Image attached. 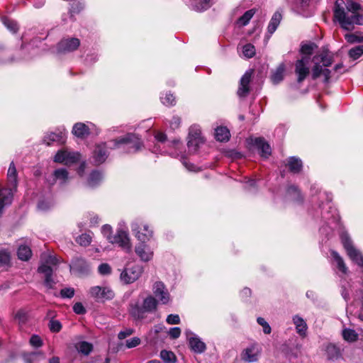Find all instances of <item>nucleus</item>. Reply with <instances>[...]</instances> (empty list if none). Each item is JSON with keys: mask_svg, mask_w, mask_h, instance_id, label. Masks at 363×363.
<instances>
[{"mask_svg": "<svg viewBox=\"0 0 363 363\" xmlns=\"http://www.w3.org/2000/svg\"><path fill=\"white\" fill-rule=\"evenodd\" d=\"M114 147H120L122 145H127L130 151H138L140 149L142 143L140 139L135 134L128 133L123 136L113 140Z\"/></svg>", "mask_w": 363, "mask_h": 363, "instance_id": "8", "label": "nucleus"}, {"mask_svg": "<svg viewBox=\"0 0 363 363\" xmlns=\"http://www.w3.org/2000/svg\"><path fill=\"white\" fill-rule=\"evenodd\" d=\"M141 266L135 264L126 267L121 274V279L125 284H130L136 281L142 274Z\"/></svg>", "mask_w": 363, "mask_h": 363, "instance_id": "11", "label": "nucleus"}, {"mask_svg": "<svg viewBox=\"0 0 363 363\" xmlns=\"http://www.w3.org/2000/svg\"><path fill=\"white\" fill-rule=\"evenodd\" d=\"M343 339L350 342H355L358 339V334L355 330L350 328H344L342 332Z\"/></svg>", "mask_w": 363, "mask_h": 363, "instance_id": "33", "label": "nucleus"}, {"mask_svg": "<svg viewBox=\"0 0 363 363\" xmlns=\"http://www.w3.org/2000/svg\"><path fill=\"white\" fill-rule=\"evenodd\" d=\"M203 143L201 135V129L199 125H194L189 128L187 145L190 151H196L200 144Z\"/></svg>", "mask_w": 363, "mask_h": 363, "instance_id": "12", "label": "nucleus"}, {"mask_svg": "<svg viewBox=\"0 0 363 363\" xmlns=\"http://www.w3.org/2000/svg\"><path fill=\"white\" fill-rule=\"evenodd\" d=\"M287 166L291 172L298 173L302 169V162L297 157H291L288 160Z\"/></svg>", "mask_w": 363, "mask_h": 363, "instance_id": "26", "label": "nucleus"}, {"mask_svg": "<svg viewBox=\"0 0 363 363\" xmlns=\"http://www.w3.org/2000/svg\"><path fill=\"white\" fill-rule=\"evenodd\" d=\"M80 160V154L67 150H59L54 157V161L65 165H71Z\"/></svg>", "mask_w": 363, "mask_h": 363, "instance_id": "10", "label": "nucleus"}, {"mask_svg": "<svg viewBox=\"0 0 363 363\" xmlns=\"http://www.w3.org/2000/svg\"><path fill=\"white\" fill-rule=\"evenodd\" d=\"M49 328L52 332L57 333L61 330V323L56 320H51L49 324Z\"/></svg>", "mask_w": 363, "mask_h": 363, "instance_id": "51", "label": "nucleus"}, {"mask_svg": "<svg viewBox=\"0 0 363 363\" xmlns=\"http://www.w3.org/2000/svg\"><path fill=\"white\" fill-rule=\"evenodd\" d=\"M183 164L186 167V169L188 170L192 171V172L197 171V168L194 164L188 163L185 160L183 161Z\"/></svg>", "mask_w": 363, "mask_h": 363, "instance_id": "64", "label": "nucleus"}, {"mask_svg": "<svg viewBox=\"0 0 363 363\" xmlns=\"http://www.w3.org/2000/svg\"><path fill=\"white\" fill-rule=\"evenodd\" d=\"M135 253L138 255L141 260L148 262L153 257V251L146 242H140L135 247Z\"/></svg>", "mask_w": 363, "mask_h": 363, "instance_id": "16", "label": "nucleus"}, {"mask_svg": "<svg viewBox=\"0 0 363 363\" xmlns=\"http://www.w3.org/2000/svg\"><path fill=\"white\" fill-rule=\"evenodd\" d=\"M210 0H191L192 9L197 11H203L209 8Z\"/></svg>", "mask_w": 363, "mask_h": 363, "instance_id": "28", "label": "nucleus"}, {"mask_svg": "<svg viewBox=\"0 0 363 363\" xmlns=\"http://www.w3.org/2000/svg\"><path fill=\"white\" fill-rule=\"evenodd\" d=\"M32 252L29 247L20 245L18 250V257L20 259L26 261L31 257Z\"/></svg>", "mask_w": 363, "mask_h": 363, "instance_id": "35", "label": "nucleus"}, {"mask_svg": "<svg viewBox=\"0 0 363 363\" xmlns=\"http://www.w3.org/2000/svg\"><path fill=\"white\" fill-rule=\"evenodd\" d=\"M185 335L191 349L196 353H202L206 349V344L190 330H186Z\"/></svg>", "mask_w": 363, "mask_h": 363, "instance_id": "14", "label": "nucleus"}, {"mask_svg": "<svg viewBox=\"0 0 363 363\" xmlns=\"http://www.w3.org/2000/svg\"><path fill=\"white\" fill-rule=\"evenodd\" d=\"M10 262V255L7 251H0V263L2 264H8Z\"/></svg>", "mask_w": 363, "mask_h": 363, "instance_id": "50", "label": "nucleus"}, {"mask_svg": "<svg viewBox=\"0 0 363 363\" xmlns=\"http://www.w3.org/2000/svg\"><path fill=\"white\" fill-rule=\"evenodd\" d=\"M318 46L314 43H302L300 48L301 59L296 62L295 68H322L329 67L332 64V55L327 49H323L316 52L311 57Z\"/></svg>", "mask_w": 363, "mask_h": 363, "instance_id": "1", "label": "nucleus"}, {"mask_svg": "<svg viewBox=\"0 0 363 363\" xmlns=\"http://www.w3.org/2000/svg\"><path fill=\"white\" fill-rule=\"evenodd\" d=\"M103 179V175L98 171L92 172L87 181V184L89 186L94 187L99 184Z\"/></svg>", "mask_w": 363, "mask_h": 363, "instance_id": "31", "label": "nucleus"}, {"mask_svg": "<svg viewBox=\"0 0 363 363\" xmlns=\"http://www.w3.org/2000/svg\"><path fill=\"white\" fill-rule=\"evenodd\" d=\"M60 295L62 298H71L74 295V289L73 288H65L60 291Z\"/></svg>", "mask_w": 363, "mask_h": 363, "instance_id": "49", "label": "nucleus"}, {"mask_svg": "<svg viewBox=\"0 0 363 363\" xmlns=\"http://www.w3.org/2000/svg\"><path fill=\"white\" fill-rule=\"evenodd\" d=\"M344 2L337 0L334 9V18L340 23V26L347 30H351L354 25L362 24V6L354 1L347 0L346 8L343 7Z\"/></svg>", "mask_w": 363, "mask_h": 363, "instance_id": "2", "label": "nucleus"}, {"mask_svg": "<svg viewBox=\"0 0 363 363\" xmlns=\"http://www.w3.org/2000/svg\"><path fill=\"white\" fill-rule=\"evenodd\" d=\"M108 242L118 245L123 250L129 252L131 250V244L128 233L123 230H118L113 236L108 237Z\"/></svg>", "mask_w": 363, "mask_h": 363, "instance_id": "13", "label": "nucleus"}, {"mask_svg": "<svg viewBox=\"0 0 363 363\" xmlns=\"http://www.w3.org/2000/svg\"><path fill=\"white\" fill-rule=\"evenodd\" d=\"M53 206V202L51 199H44L39 201L38 208L40 211H45L50 209Z\"/></svg>", "mask_w": 363, "mask_h": 363, "instance_id": "44", "label": "nucleus"}, {"mask_svg": "<svg viewBox=\"0 0 363 363\" xmlns=\"http://www.w3.org/2000/svg\"><path fill=\"white\" fill-rule=\"evenodd\" d=\"M155 138L157 141L160 142V143H164L167 140L166 135L164 134L163 133H160V132L157 133L155 134Z\"/></svg>", "mask_w": 363, "mask_h": 363, "instance_id": "62", "label": "nucleus"}, {"mask_svg": "<svg viewBox=\"0 0 363 363\" xmlns=\"http://www.w3.org/2000/svg\"><path fill=\"white\" fill-rule=\"evenodd\" d=\"M140 342L141 340L139 337H134L125 341V346L127 348H133L139 345Z\"/></svg>", "mask_w": 363, "mask_h": 363, "instance_id": "48", "label": "nucleus"}, {"mask_svg": "<svg viewBox=\"0 0 363 363\" xmlns=\"http://www.w3.org/2000/svg\"><path fill=\"white\" fill-rule=\"evenodd\" d=\"M160 356L164 363H174L177 360L175 354L171 351L162 350Z\"/></svg>", "mask_w": 363, "mask_h": 363, "instance_id": "37", "label": "nucleus"}, {"mask_svg": "<svg viewBox=\"0 0 363 363\" xmlns=\"http://www.w3.org/2000/svg\"><path fill=\"white\" fill-rule=\"evenodd\" d=\"M255 13V9H250L247 11L237 21V25L238 26H246L250 19L253 17Z\"/></svg>", "mask_w": 363, "mask_h": 363, "instance_id": "32", "label": "nucleus"}, {"mask_svg": "<svg viewBox=\"0 0 363 363\" xmlns=\"http://www.w3.org/2000/svg\"><path fill=\"white\" fill-rule=\"evenodd\" d=\"M292 320L295 325L296 333L301 337H305L306 335L308 326L303 318L298 315H296L293 317Z\"/></svg>", "mask_w": 363, "mask_h": 363, "instance_id": "20", "label": "nucleus"}, {"mask_svg": "<svg viewBox=\"0 0 363 363\" xmlns=\"http://www.w3.org/2000/svg\"><path fill=\"white\" fill-rule=\"evenodd\" d=\"M72 133L78 138H84L89 134V128L82 123H76L72 128Z\"/></svg>", "mask_w": 363, "mask_h": 363, "instance_id": "24", "label": "nucleus"}, {"mask_svg": "<svg viewBox=\"0 0 363 363\" xmlns=\"http://www.w3.org/2000/svg\"><path fill=\"white\" fill-rule=\"evenodd\" d=\"M255 144L261 151L260 154L262 157L267 158L271 155L270 146L263 139L256 138L255 140Z\"/></svg>", "mask_w": 363, "mask_h": 363, "instance_id": "23", "label": "nucleus"}, {"mask_svg": "<svg viewBox=\"0 0 363 363\" xmlns=\"http://www.w3.org/2000/svg\"><path fill=\"white\" fill-rule=\"evenodd\" d=\"M157 301L152 296H147L144 299L141 306L138 304H131L130 306V313L136 319H143L145 318V313H150L156 310Z\"/></svg>", "mask_w": 363, "mask_h": 363, "instance_id": "5", "label": "nucleus"}, {"mask_svg": "<svg viewBox=\"0 0 363 363\" xmlns=\"http://www.w3.org/2000/svg\"><path fill=\"white\" fill-rule=\"evenodd\" d=\"M252 72L247 71L240 79V86L238 90V95L240 97H245L250 91V82L251 81Z\"/></svg>", "mask_w": 363, "mask_h": 363, "instance_id": "17", "label": "nucleus"}, {"mask_svg": "<svg viewBox=\"0 0 363 363\" xmlns=\"http://www.w3.org/2000/svg\"><path fill=\"white\" fill-rule=\"evenodd\" d=\"M281 19V15L279 12H275L271 18V21L268 26V32L272 34L277 28Z\"/></svg>", "mask_w": 363, "mask_h": 363, "instance_id": "29", "label": "nucleus"}, {"mask_svg": "<svg viewBox=\"0 0 363 363\" xmlns=\"http://www.w3.org/2000/svg\"><path fill=\"white\" fill-rule=\"evenodd\" d=\"M168 334L172 339H177L181 335V329L178 327L172 328L169 330Z\"/></svg>", "mask_w": 363, "mask_h": 363, "instance_id": "55", "label": "nucleus"}, {"mask_svg": "<svg viewBox=\"0 0 363 363\" xmlns=\"http://www.w3.org/2000/svg\"><path fill=\"white\" fill-rule=\"evenodd\" d=\"M130 227L133 235L140 242L145 243L148 242L154 235L152 228L143 220L137 219L134 220L131 223Z\"/></svg>", "mask_w": 363, "mask_h": 363, "instance_id": "4", "label": "nucleus"}, {"mask_svg": "<svg viewBox=\"0 0 363 363\" xmlns=\"http://www.w3.org/2000/svg\"><path fill=\"white\" fill-rule=\"evenodd\" d=\"M287 193L291 195L294 199H298L299 198V191L295 186H289Z\"/></svg>", "mask_w": 363, "mask_h": 363, "instance_id": "56", "label": "nucleus"}, {"mask_svg": "<svg viewBox=\"0 0 363 363\" xmlns=\"http://www.w3.org/2000/svg\"><path fill=\"white\" fill-rule=\"evenodd\" d=\"M336 69H313L312 77L313 79L319 78L323 82H328L331 71H335Z\"/></svg>", "mask_w": 363, "mask_h": 363, "instance_id": "25", "label": "nucleus"}, {"mask_svg": "<svg viewBox=\"0 0 363 363\" xmlns=\"http://www.w3.org/2000/svg\"><path fill=\"white\" fill-rule=\"evenodd\" d=\"M308 74V69H296L298 82H302Z\"/></svg>", "mask_w": 363, "mask_h": 363, "instance_id": "53", "label": "nucleus"}, {"mask_svg": "<svg viewBox=\"0 0 363 363\" xmlns=\"http://www.w3.org/2000/svg\"><path fill=\"white\" fill-rule=\"evenodd\" d=\"M108 156L105 145H97L94 152V160L96 164L105 162Z\"/></svg>", "mask_w": 363, "mask_h": 363, "instance_id": "21", "label": "nucleus"}, {"mask_svg": "<svg viewBox=\"0 0 363 363\" xmlns=\"http://www.w3.org/2000/svg\"><path fill=\"white\" fill-rule=\"evenodd\" d=\"M284 69H277L272 75V81L274 84L279 83L284 78Z\"/></svg>", "mask_w": 363, "mask_h": 363, "instance_id": "45", "label": "nucleus"}, {"mask_svg": "<svg viewBox=\"0 0 363 363\" xmlns=\"http://www.w3.org/2000/svg\"><path fill=\"white\" fill-rule=\"evenodd\" d=\"M160 100L161 102L167 106H174L176 104V98L170 92H167L164 94V96H161Z\"/></svg>", "mask_w": 363, "mask_h": 363, "instance_id": "38", "label": "nucleus"}, {"mask_svg": "<svg viewBox=\"0 0 363 363\" xmlns=\"http://www.w3.org/2000/svg\"><path fill=\"white\" fill-rule=\"evenodd\" d=\"M3 24L12 33H16L18 30V25L14 20L10 19L7 17H3L1 18Z\"/></svg>", "mask_w": 363, "mask_h": 363, "instance_id": "36", "label": "nucleus"}, {"mask_svg": "<svg viewBox=\"0 0 363 363\" xmlns=\"http://www.w3.org/2000/svg\"><path fill=\"white\" fill-rule=\"evenodd\" d=\"M73 311H74V313H76L77 314H84L86 312V310L84 308V307L83 306V305L78 302V303H76L74 306H73Z\"/></svg>", "mask_w": 363, "mask_h": 363, "instance_id": "58", "label": "nucleus"}, {"mask_svg": "<svg viewBox=\"0 0 363 363\" xmlns=\"http://www.w3.org/2000/svg\"><path fill=\"white\" fill-rule=\"evenodd\" d=\"M101 232L108 240L109 236H113L111 235L112 228L109 225H104L101 228Z\"/></svg>", "mask_w": 363, "mask_h": 363, "instance_id": "60", "label": "nucleus"}, {"mask_svg": "<svg viewBox=\"0 0 363 363\" xmlns=\"http://www.w3.org/2000/svg\"><path fill=\"white\" fill-rule=\"evenodd\" d=\"M17 171L13 162L9 165L7 172V188H11L12 191H16L18 185Z\"/></svg>", "mask_w": 363, "mask_h": 363, "instance_id": "18", "label": "nucleus"}, {"mask_svg": "<svg viewBox=\"0 0 363 363\" xmlns=\"http://www.w3.org/2000/svg\"><path fill=\"white\" fill-rule=\"evenodd\" d=\"M346 40L350 43L363 42V34L347 33L345 35Z\"/></svg>", "mask_w": 363, "mask_h": 363, "instance_id": "40", "label": "nucleus"}, {"mask_svg": "<svg viewBox=\"0 0 363 363\" xmlns=\"http://www.w3.org/2000/svg\"><path fill=\"white\" fill-rule=\"evenodd\" d=\"M71 269L79 274H86L89 272V264L82 258L77 257L72 260Z\"/></svg>", "mask_w": 363, "mask_h": 363, "instance_id": "19", "label": "nucleus"}, {"mask_svg": "<svg viewBox=\"0 0 363 363\" xmlns=\"http://www.w3.org/2000/svg\"><path fill=\"white\" fill-rule=\"evenodd\" d=\"M80 43V40L77 38H64L55 45V52L58 55L68 54L77 50Z\"/></svg>", "mask_w": 363, "mask_h": 363, "instance_id": "7", "label": "nucleus"}, {"mask_svg": "<svg viewBox=\"0 0 363 363\" xmlns=\"http://www.w3.org/2000/svg\"><path fill=\"white\" fill-rule=\"evenodd\" d=\"M53 182H59L60 184H66L69 179V172L65 168H60L54 171L53 172Z\"/></svg>", "mask_w": 363, "mask_h": 363, "instance_id": "22", "label": "nucleus"}, {"mask_svg": "<svg viewBox=\"0 0 363 363\" xmlns=\"http://www.w3.org/2000/svg\"><path fill=\"white\" fill-rule=\"evenodd\" d=\"M77 349L82 354L87 355L91 352L93 346L87 342H81L79 343Z\"/></svg>", "mask_w": 363, "mask_h": 363, "instance_id": "42", "label": "nucleus"}, {"mask_svg": "<svg viewBox=\"0 0 363 363\" xmlns=\"http://www.w3.org/2000/svg\"><path fill=\"white\" fill-rule=\"evenodd\" d=\"M98 272L101 275H108L111 273V267L108 264L103 263L99 266Z\"/></svg>", "mask_w": 363, "mask_h": 363, "instance_id": "47", "label": "nucleus"}, {"mask_svg": "<svg viewBox=\"0 0 363 363\" xmlns=\"http://www.w3.org/2000/svg\"><path fill=\"white\" fill-rule=\"evenodd\" d=\"M91 235L90 234L84 233L79 235L77 239L76 242L81 246L86 247L91 242Z\"/></svg>", "mask_w": 363, "mask_h": 363, "instance_id": "39", "label": "nucleus"}, {"mask_svg": "<svg viewBox=\"0 0 363 363\" xmlns=\"http://www.w3.org/2000/svg\"><path fill=\"white\" fill-rule=\"evenodd\" d=\"M262 354V347L258 342H253L243 349L240 359L245 363L257 362Z\"/></svg>", "mask_w": 363, "mask_h": 363, "instance_id": "6", "label": "nucleus"}, {"mask_svg": "<svg viewBox=\"0 0 363 363\" xmlns=\"http://www.w3.org/2000/svg\"><path fill=\"white\" fill-rule=\"evenodd\" d=\"M215 137L220 142L228 141L230 138V132L225 127H218L216 129Z\"/></svg>", "mask_w": 363, "mask_h": 363, "instance_id": "27", "label": "nucleus"}, {"mask_svg": "<svg viewBox=\"0 0 363 363\" xmlns=\"http://www.w3.org/2000/svg\"><path fill=\"white\" fill-rule=\"evenodd\" d=\"M181 124V118L179 116H173L169 122L170 128L172 130L179 128Z\"/></svg>", "mask_w": 363, "mask_h": 363, "instance_id": "54", "label": "nucleus"}, {"mask_svg": "<svg viewBox=\"0 0 363 363\" xmlns=\"http://www.w3.org/2000/svg\"><path fill=\"white\" fill-rule=\"evenodd\" d=\"M152 292L158 301L162 304H167L170 301L169 293L162 281H156L153 284Z\"/></svg>", "mask_w": 363, "mask_h": 363, "instance_id": "15", "label": "nucleus"}, {"mask_svg": "<svg viewBox=\"0 0 363 363\" xmlns=\"http://www.w3.org/2000/svg\"><path fill=\"white\" fill-rule=\"evenodd\" d=\"M58 259L50 254L43 253L41 256V264L38 271L44 275V285L48 289H52L56 284L53 272L57 269Z\"/></svg>", "mask_w": 363, "mask_h": 363, "instance_id": "3", "label": "nucleus"}, {"mask_svg": "<svg viewBox=\"0 0 363 363\" xmlns=\"http://www.w3.org/2000/svg\"><path fill=\"white\" fill-rule=\"evenodd\" d=\"M242 53L245 57L251 58L255 55V48L253 45L248 43L242 47Z\"/></svg>", "mask_w": 363, "mask_h": 363, "instance_id": "43", "label": "nucleus"}, {"mask_svg": "<svg viewBox=\"0 0 363 363\" xmlns=\"http://www.w3.org/2000/svg\"><path fill=\"white\" fill-rule=\"evenodd\" d=\"M257 322L259 325H260L263 328V332L264 334H270L272 329L268 323L261 317L257 318Z\"/></svg>", "mask_w": 363, "mask_h": 363, "instance_id": "46", "label": "nucleus"}, {"mask_svg": "<svg viewBox=\"0 0 363 363\" xmlns=\"http://www.w3.org/2000/svg\"><path fill=\"white\" fill-rule=\"evenodd\" d=\"M331 255L333 256V258L334 259L338 269L344 274H346L348 270L342 258L339 255L337 252L335 251L331 252Z\"/></svg>", "mask_w": 363, "mask_h": 363, "instance_id": "30", "label": "nucleus"}, {"mask_svg": "<svg viewBox=\"0 0 363 363\" xmlns=\"http://www.w3.org/2000/svg\"><path fill=\"white\" fill-rule=\"evenodd\" d=\"M30 343L36 347H39L42 345V340L38 335H33L30 339Z\"/></svg>", "mask_w": 363, "mask_h": 363, "instance_id": "57", "label": "nucleus"}, {"mask_svg": "<svg viewBox=\"0 0 363 363\" xmlns=\"http://www.w3.org/2000/svg\"><path fill=\"white\" fill-rule=\"evenodd\" d=\"M166 321L168 324H179L180 323V318L178 315L170 314L167 316Z\"/></svg>", "mask_w": 363, "mask_h": 363, "instance_id": "52", "label": "nucleus"}, {"mask_svg": "<svg viewBox=\"0 0 363 363\" xmlns=\"http://www.w3.org/2000/svg\"><path fill=\"white\" fill-rule=\"evenodd\" d=\"M133 329H130V328H128V329H125L123 331H121L118 335V337L120 339V340H123L125 339V337L131 335L133 333Z\"/></svg>", "mask_w": 363, "mask_h": 363, "instance_id": "59", "label": "nucleus"}, {"mask_svg": "<svg viewBox=\"0 0 363 363\" xmlns=\"http://www.w3.org/2000/svg\"><path fill=\"white\" fill-rule=\"evenodd\" d=\"M82 9L83 6L80 4H78L76 6H72L69 11L71 17H72L74 13H78L79 12H80V11Z\"/></svg>", "mask_w": 363, "mask_h": 363, "instance_id": "61", "label": "nucleus"}, {"mask_svg": "<svg viewBox=\"0 0 363 363\" xmlns=\"http://www.w3.org/2000/svg\"><path fill=\"white\" fill-rule=\"evenodd\" d=\"M16 318L21 323H24L26 320V314L23 311H18L16 315Z\"/></svg>", "mask_w": 363, "mask_h": 363, "instance_id": "63", "label": "nucleus"}, {"mask_svg": "<svg viewBox=\"0 0 363 363\" xmlns=\"http://www.w3.org/2000/svg\"><path fill=\"white\" fill-rule=\"evenodd\" d=\"M64 135L62 132L59 133H50L45 136L44 142L46 143L48 145H50L51 142H63Z\"/></svg>", "mask_w": 363, "mask_h": 363, "instance_id": "34", "label": "nucleus"}, {"mask_svg": "<svg viewBox=\"0 0 363 363\" xmlns=\"http://www.w3.org/2000/svg\"><path fill=\"white\" fill-rule=\"evenodd\" d=\"M363 54V45L356 46L349 51V55L353 60L358 59Z\"/></svg>", "mask_w": 363, "mask_h": 363, "instance_id": "41", "label": "nucleus"}, {"mask_svg": "<svg viewBox=\"0 0 363 363\" xmlns=\"http://www.w3.org/2000/svg\"><path fill=\"white\" fill-rule=\"evenodd\" d=\"M89 296L98 301H105L114 297L113 291L107 286H94L89 290Z\"/></svg>", "mask_w": 363, "mask_h": 363, "instance_id": "9", "label": "nucleus"}]
</instances>
